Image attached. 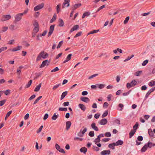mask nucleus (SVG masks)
Listing matches in <instances>:
<instances>
[{
  "mask_svg": "<svg viewBox=\"0 0 155 155\" xmlns=\"http://www.w3.org/2000/svg\"><path fill=\"white\" fill-rule=\"evenodd\" d=\"M137 84V82L134 79L132 80L130 83H127L126 84V87L128 89L131 87H134Z\"/></svg>",
  "mask_w": 155,
  "mask_h": 155,
  "instance_id": "f257e3e1",
  "label": "nucleus"
},
{
  "mask_svg": "<svg viewBox=\"0 0 155 155\" xmlns=\"http://www.w3.org/2000/svg\"><path fill=\"white\" fill-rule=\"evenodd\" d=\"M23 16L22 14L19 13L16 14L15 16V21H20L22 18V16Z\"/></svg>",
  "mask_w": 155,
  "mask_h": 155,
  "instance_id": "f03ea898",
  "label": "nucleus"
},
{
  "mask_svg": "<svg viewBox=\"0 0 155 155\" xmlns=\"http://www.w3.org/2000/svg\"><path fill=\"white\" fill-rule=\"evenodd\" d=\"M54 25H51L50 26L49 28V31L48 35V37H49L52 34L54 30Z\"/></svg>",
  "mask_w": 155,
  "mask_h": 155,
  "instance_id": "7ed1b4c3",
  "label": "nucleus"
},
{
  "mask_svg": "<svg viewBox=\"0 0 155 155\" xmlns=\"http://www.w3.org/2000/svg\"><path fill=\"white\" fill-rule=\"evenodd\" d=\"M44 6V4L43 3H42L41 4H39L34 8V11H36L41 9Z\"/></svg>",
  "mask_w": 155,
  "mask_h": 155,
  "instance_id": "20e7f679",
  "label": "nucleus"
},
{
  "mask_svg": "<svg viewBox=\"0 0 155 155\" xmlns=\"http://www.w3.org/2000/svg\"><path fill=\"white\" fill-rule=\"evenodd\" d=\"M40 55L41 57L43 58V59H45L48 57V55L47 53L45 52L44 51H41L40 53Z\"/></svg>",
  "mask_w": 155,
  "mask_h": 155,
  "instance_id": "39448f33",
  "label": "nucleus"
},
{
  "mask_svg": "<svg viewBox=\"0 0 155 155\" xmlns=\"http://www.w3.org/2000/svg\"><path fill=\"white\" fill-rule=\"evenodd\" d=\"M21 48L22 46H18L16 47L13 49H9L8 50V51H15L21 50Z\"/></svg>",
  "mask_w": 155,
  "mask_h": 155,
  "instance_id": "423d86ee",
  "label": "nucleus"
},
{
  "mask_svg": "<svg viewBox=\"0 0 155 155\" xmlns=\"http://www.w3.org/2000/svg\"><path fill=\"white\" fill-rule=\"evenodd\" d=\"M107 122V120L106 119L103 118L98 122L100 124L102 125H104Z\"/></svg>",
  "mask_w": 155,
  "mask_h": 155,
  "instance_id": "0eeeda50",
  "label": "nucleus"
},
{
  "mask_svg": "<svg viewBox=\"0 0 155 155\" xmlns=\"http://www.w3.org/2000/svg\"><path fill=\"white\" fill-rule=\"evenodd\" d=\"M80 100L85 103L89 102L90 101V99L87 97H82L80 98Z\"/></svg>",
  "mask_w": 155,
  "mask_h": 155,
  "instance_id": "6e6552de",
  "label": "nucleus"
},
{
  "mask_svg": "<svg viewBox=\"0 0 155 155\" xmlns=\"http://www.w3.org/2000/svg\"><path fill=\"white\" fill-rule=\"evenodd\" d=\"M110 150H106L102 151L101 152V155H109L110 154Z\"/></svg>",
  "mask_w": 155,
  "mask_h": 155,
  "instance_id": "1a4fd4ad",
  "label": "nucleus"
},
{
  "mask_svg": "<svg viewBox=\"0 0 155 155\" xmlns=\"http://www.w3.org/2000/svg\"><path fill=\"white\" fill-rule=\"evenodd\" d=\"M39 29L34 28L32 33V36L33 38L35 37L36 33L39 31Z\"/></svg>",
  "mask_w": 155,
  "mask_h": 155,
  "instance_id": "9d476101",
  "label": "nucleus"
},
{
  "mask_svg": "<svg viewBox=\"0 0 155 155\" xmlns=\"http://www.w3.org/2000/svg\"><path fill=\"white\" fill-rule=\"evenodd\" d=\"M72 55L71 54H69L67 56L66 60L63 62V63H65L70 61L71 59Z\"/></svg>",
  "mask_w": 155,
  "mask_h": 155,
  "instance_id": "9b49d317",
  "label": "nucleus"
},
{
  "mask_svg": "<svg viewBox=\"0 0 155 155\" xmlns=\"http://www.w3.org/2000/svg\"><path fill=\"white\" fill-rule=\"evenodd\" d=\"M79 26L78 25H75L71 29L70 31V33H71L73 31L77 30L79 28Z\"/></svg>",
  "mask_w": 155,
  "mask_h": 155,
  "instance_id": "f8f14e48",
  "label": "nucleus"
},
{
  "mask_svg": "<svg viewBox=\"0 0 155 155\" xmlns=\"http://www.w3.org/2000/svg\"><path fill=\"white\" fill-rule=\"evenodd\" d=\"M147 145H148L147 143H146L142 147L141 150V152H144L147 150V148L148 147V146Z\"/></svg>",
  "mask_w": 155,
  "mask_h": 155,
  "instance_id": "ddd939ff",
  "label": "nucleus"
},
{
  "mask_svg": "<svg viewBox=\"0 0 155 155\" xmlns=\"http://www.w3.org/2000/svg\"><path fill=\"white\" fill-rule=\"evenodd\" d=\"M154 91V89L151 88L146 93L145 98V99H147L149 96L150 95L151 93L153 92Z\"/></svg>",
  "mask_w": 155,
  "mask_h": 155,
  "instance_id": "4468645a",
  "label": "nucleus"
},
{
  "mask_svg": "<svg viewBox=\"0 0 155 155\" xmlns=\"http://www.w3.org/2000/svg\"><path fill=\"white\" fill-rule=\"evenodd\" d=\"M81 5V3H78L75 4L72 7V10L74 11L77 8H79L80 7Z\"/></svg>",
  "mask_w": 155,
  "mask_h": 155,
  "instance_id": "2eb2a0df",
  "label": "nucleus"
},
{
  "mask_svg": "<svg viewBox=\"0 0 155 155\" xmlns=\"http://www.w3.org/2000/svg\"><path fill=\"white\" fill-rule=\"evenodd\" d=\"M91 127L95 130L98 131L99 129L98 127L96 126L95 123L94 122L93 123L91 124Z\"/></svg>",
  "mask_w": 155,
  "mask_h": 155,
  "instance_id": "dca6fc26",
  "label": "nucleus"
},
{
  "mask_svg": "<svg viewBox=\"0 0 155 155\" xmlns=\"http://www.w3.org/2000/svg\"><path fill=\"white\" fill-rule=\"evenodd\" d=\"M33 25L34 26V28H36L37 29H39L38 23L37 20L34 21L33 23Z\"/></svg>",
  "mask_w": 155,
  "mask_h": 155,
  "instance_id": "f3484780",
  "label": "nucleus"
},
{
  "mask_svg": "<svg viewBox=\"0 0 155 155\" xmlns=\"http://www.w3.org/2000/svg\"><path fill=\"white\" fill-rule=\"evenodd\" d=\"M70 0H64L63 3V5L65 6L66 7H68L70 5L69 2Z\"/></svg>",
  "mask_w": 155,
  "mask_h": 155,
  "instance_id": "a211bd4d",
  "label": "nucleus"
},
{
  "mask_svg": "<svg viewBox=\"0 0 155 155\" xmlns=\"http://www.w3.org/2000/svg\"><path fill=\"white\" fill-rule=\"evenodd\" d=\"M71 124V122L70 121H68L66 122V129L68 130L70 128Z\"/></svg>",
  "mask_w": 155,
  "mask_h": 155,
  "instance_id": "6ab92c4d",
  "label": "nucleus"
},
{
  "mask_svg": "<svg viewBox=\"0 0 155 155\" xmlns=\"http://www.w3.org/2000/svg\"><path fill=\"white\" fill-rule=\"evenodd\" d=\"M78 106L81 110L83 111H84L86 109L85 106L82 104H80L78 105Z\"/></svg>",
  "mask_w": 155,
  "mask_h": 155,
  "instance_id": "aec40b11",
  "label": "nucleus"
},
{
  "mask_svg": "<svg viewBox=\"0 0 155 155\" xmlns=\"http://www.w3.org/2000/svg\"><path fill=\"white\" fill-rule=\"evenodd\" d=\"M48 62V60H46L43 61L41 65H40V68H42L44 67L47 64Z\"/></svg>",
  "mask_w": 155,
  "mask_h": 155,
  "instance_id": "412c9836",
  "label": "nucleus"
},
{
  "mask_svg": "<svg viewBox=\"0 0 155 155\" xmlns=\"http://www.w3.org/2000/svg\"><path fill=\"white\" fill-rule=\"evenodd\" d=\"M58 22H59V24L58 25V26H59L62 27L64 25V22L62 19L61 18L59 19L58 20Z\"/></svg>",
  "mask_w": 155,
  "mask_h": 155,
  "instance_id": "4be33fe9",
  "label": "nucleus"
},
{
  "mask_svg": "<svg viewBox=\"0 0 155 155\" xmlns=\"http://www.w3.org/2000/svg\"><path fill=\"white\" fill-rule=\"evenodd\" d=\"M68 94V91H65L63 92L61 97V100L63 99Z\"/></svg>",
  "mask_w": 155,
  "mask_h": 155,
  "instance_id": "5701e85b",
  "label": "nucleus"
},
{
  "mask_svg": "<svg viewBox=\"0 0 155 155\" xmlns=\"http://www.w3.org/2000/svg\"><path fill=\"white\" fill-rule=\"evenodd\" d=\"M148 133L150 136L154 137V134L153 133L151 129H148Z\"/></svg>",
  "mask_w": 155,
  "mask_h": 155,
  "instance_id": "b1692460",
  "label": "nucleus"
},
{
  "mask_svg": "<svg viewBox=\"0 0 155 155\" xmlns=\"http://www.w3.org/2000/svg\"><path fill=\"white\" fill-rule=\"evenodd\" d=\"M41 83H40L38 85H37L35 88L34 91L35 92H37L38 91L41 87Z\"/></svg>",
  "mask_w": 155,
  "mask_h": 155,
  "instance_id": "393cba45",
  "label": "nucleus"
},
{
  "mask_svg": "<svg viewBox=\"0 0 155 155\" xmlns=\"http://www.w3.org/2000/svg\"><path fill=\"white\" fill-rule=\"evenodd\" d=\"M80 150L81 152H83L85 154L87 151V149L85 147H84L81 148Z\"/></svg>",
  "mask_w": 155,
  "mask_h": 155,
  "instance_id": "a878e982",
  "label": "nucleus"
},
{
  "mask_svg": "<svg viewBox=\"0 0 155 155\" xmlns=\"http://www.w3.org/2000/svg\"><path fill=\"white\" fill-rule=\"evenodd\" d=\"M136 131L133 130H131L129 133V138H130L134 134Z\"/></svg>",
  "mask_w": 155,
  "mask_h": 155,
  "instance_id": "bb28decb",
  "label": "nucleus"
},
{
  "mask_svg": "<svg viewBox=\"0 0 155 155\" xmlns=\"http://www.w3.org/2000/svg\"><path fill=\"white\" fill-rule=\"evenodd\" d=\"M123 142L121 140H118L115 143L116 146H118L119 145H122L123 144Z\"/></svg>",
  "mask_w": 155,
  "mask_h": 155,
  "instance_id": "cd10ccee",
  "label": "nucleus"
},
{
  "mask_svg": "<svg viewBox=\"0 0 155 155\" xmlns=\"http://www.w3.org/2000/svg\"><path fill=\"white\" fill-rule=\"evenodd\" d=\"M116 146L115 143H112L109 144L108 145V147L110 148L114 149V146Z\"/></svg>",
  "mask_w": 155,
  "mask_h": 155,
  "instance_id": "c85d7f7f",
  "label": "nucleus"
},
{
  "mask_svg": "<svg viewBox=\"0 0 155 155\" xmlns=\"http://www.w3.org/2000/svg\"><path fill=\"white\" fill-rule=\"evenodd\" d=\"M148 145V147L150 148H151L152 147H153L155 146V143H152L151 142H149L148 143H147Z\"/></svg>",
  "mask_w": 155,
  "mask_h": 155,
  "instance_id": "c756f323",
  "label": "nucleus"
},
{
  "mask_svg": "<svg viewBox=\"0 0 155 155\" xmlns=\"http://www.w3.org/2000/svg\"><path fill=\"white\" fill-rule=\"evenodd\" d=\"M32 83V80H30L28 82V84L25 86V88H27L29 87L31 85Z\"/></svg>",
  "mask_w": 155,
  "mask_h": 155,
  "instance_id": "7c9ffc66",
  "label": "nucleus"
},
{
  "mask_svg": "<svg viewBox=\"0 0 155 155\" xmlns=\"http://www.w3.org/2000/svg\"><path fill=\"white\" fill-rule=\"evenodd\" d=\"M90 14V13L89 12H84L82 18H84L86 16H88Z\"/></svg>",
  "mask_w": 155,
  "mask_h": 155,
  "instance_id": "2f4dec72",
  "label": "nucleus"
},
{
  "mask_svg": "<svg viewBox=\"0 0 155 155\" xmlns=\"http://www.w3.org/2000/svg\"><path fill=\"white\" fill-rule=\"evenodd\" d=\"M57 15L55 14H54L50 22L51 23H52L54 21L56 20V19Z\"/></svg>",
  "mask_w": 155,
  "mask_h": 155,
  "instance_id": "473e14b6",
  "label": "nucleus"
},
{
  "mask_svg": "<svg viewBox=\"0 0 155 155\" xmlns=\"http://www.w3.org/2000/svg\"><path fill=\"white\" fill-rule=\"evenodd\" d=\"M96 85L98 86V88L100 89L104 88L105 86L104 84H97Z\"/></svg>",
  "mask_w": 155,
  "mask_h": 155,
  "instance_id": "72a5a7b5",
  "label": "nucleus"
},
{
  "mask_svg": "<svg viewBox=\"0 0 155 155\" xmlns=\"http://www.w3.org/2000/svg\"><path fill=\"white\" fill-rule=\"evenodd\" d=\"M148 85L150 87H152L155 85V81H151L148 83Z\"/></svg>",
  "mask_w": 155,
  "mask_h": 155,
  "instance_id": "f704fd0d",
  "label": "nucleus"
},
{
  "mask_svg": "<svg viewBox=\"0 0 155 155\" xmlns=\"http://www.w3.org/2000/svg\"><path fill=\"white\" fill-rule=\"evenodd\" d=\"M99 31V29L98 30H94L93 31H91L90 32H89L88 34V35H89L91 34H93L94 33H96L98 32Z\"/></svg>",
  "mask_w": 155,
  "mask_h": 155,
  "instance_id": "c9c22d12",
  "label": "nucleus"
},
{
  "mask_svg": "<svg viewBox=\"0 0 155 155\" xmlns=\"http://www.w3.org/2000/svg\"><path fill=\"white\" fill-rule=\"evenodd\" d=\"M58 115H56V114L55 113H54V114L52 116V120H56L57 118L58 117Z\"/></svg>",
  "mask_w": 155,
  "mask_h": 155,
  "instance_id": "e433bc0d",
  "label": "nucleus"
},
{
  "mask_svg": "<svg viewBox=\"0 0 155 155\" xmlns=\"http://www.w3.org/2000/svg\"><path fill=\"white\" fill-rule=\"evenodd\" d=\"M108 114V110H106L104 112L102 116V118H104V117H106V116H107V115Z\"/></svg>",
  "mask_w": 155,
  "mask_h": 155,
  "instance_id": "4c0bfd02",
  "label": "nucleus"
},
{
  "mask_svg": "<svg viewBox=\"0 0 155 155\" xmlns=\"http://www.w3.org/2000/svg\"><path fill=\"white\" fill-rule=\"evenodd\" d=\"M138 123L137 122H136L134 126H133V129H134V130H135L136 131V130H137V129L138 127Z\"/></svg>",
  "mask_w": 155,
  "mask_h": 155,
  "instance_id": "58836bf2",
  "label": "nucleus"
},
{
  "mask_svg": "<svg viewBox=\"0 0 155 155\" xmlns=\"http://www.w3.org/2000/svg\"><path fill=\"white\" fill-rule=\"evenodd\" d=\"M63 41H61L60 42H59L57 46V48L58 49L60 48V47L62 46L63 44Z\"/></svg>",
  "mask_w": 155,
  "mask_h": 155,
  "instance_id": "ea45409f",
  "label": "nucleus"
},
{
  "mask_svg": "<svg viewBox=\"0 0 155 155\" xmlns=\"http://www.w3.org/2000/svg\"><path fill=\"white\" fill-rule=\"evenodd\" d=\"M142 71H138L136 72L134 74V75L137 76H140V74L142 72Z\"/></svg>",
  "mask_w": 155,
  "mask_h": 155,
  "instance_id": "a19ab883",
  "label": "nucleus"
},
{
  "mask_svg": "<svg viewBox=\"0 0 155 155\" xmlns=\"http://www.w3.org/2000/svg\"><path fill=\"white\" fill-rule=\"evenodd\" d=\"M143 137L141 136H139L137 138V140L138 141H141L143 140Z\"/></svg>",
  "mask_w": 155,
  "mask_h": 155,
  "instance_id": "79ce46f5",
  "label": "nucleus"
},
{
  "mask_svg": "<svg viewBox=\"0 0 155 155\" xmlns=\"http://www.w3.org/2000/svg\"><path fill=\"white\" fill-rule=\"evenodd\" d=\"M6 100L5 99L3 100L2 101H0V106H3L6 102Z\"/></svg>",
  "mask_w": 155,
  "mask_h": 155,
  "instance_id": "37998d69",
  "label": "nucleus"
},
{
  "mask_svg": "<svg viewBox=\"0 0 155 155\" xmlns=\"http://www.w3.org/2000/svg\"><path fill=\"white\" fill-rule=\"evenodd\" d=\"M59 111H66L67 110V107H60L58 109Z\"/></svg>",
  "mask_w": 155,
  "mask_h": 155,
  "instance_id": "c03bdc74",
  "label": "nucleus"
},
{
  "mask_svg": "<svg viewBox=\"0 0 155 155\" xmlns=\"http://www.w3.org/2000/svg\"><path fill=\"white\" fill-rule=\"evenodd\" d=\"M61 5L58 4L57 6V13H59L60 11V7Z\"/></svg>",
  "mask_w": 155,
  "mask_h": 155,
  "instance_id": "a18cd8bd",
  "label": "nucleus"
},
{
  "mask_svg": "<svg viewBox=\"0 0 155 155\" xmlns=\"http://www.w3.org/2000/svg\"><path fill=\"white\" fill-rule=\"evenodd\" d=\"M4 15V17L5 18V19H6V20L9 19L11 18V16L9 15Z\"/></svg>",
  "mask_w": 155,
  "mask_h": 155,
  "instance_id": "49530a36",
  "label": "nucleus"
},
{
  "mask_svg": "<svg viewBox=\"0 0 155 155\" xmlns=\"http://www.w3.org/2000/svg\"><path fill=\"white\" fill-rule=\"evenodd\" d=\"M91 137H93L94 136V131H91L89 132L88 134Z\"/></svg>",
  "mask_w": 155,
  "mask_h": 155,
  "instance_id": "de8ad7c7",
  "label": "nucleus"
},
{
  "mask_svg": "<svg viewBox=\"0 0 155 155\" xmlns=\"http://www.w3.org/2000/svg\"><path fill=\"white\" fill-rule=\"evenodd\" d=\"M7 49V47H2L0 48V53L2 51L6 50Z\"/></svg>",
  "mask_w": 155,
  "mask_h": 155,
  "instance_id": "09e8293b",
  "label": "nucleus"
},
{
  "mask_svg": "<svg viewBox=\"0 0 155 155\" xmlns=\"http://www.w3.org/2000/svg\"><path fill=\"white\" fill-rule=\"evenodd\" d=\"M98 74H93V75L91 76H90L88 78V79H91V78H94V77H95L97 76L98 75Z\"/></svg>",
  "mask_w": 155,
  "mask_h": 155,
  "instance_id": "8fccbe9b",
  "label": "nucleus"
},
{
  "mask_svg": "<svg viewBox=\"0 0 155 155\" xmlns=\"http://www.w3.org/2000/svg\"><path fill=\"white\" fill-rule=\"evenodd\" d=\"M148 60H145L143 63L142 64V66H145L148 63Z\"/></svg>",
  "mask_w": 155,
  "mask_h": 155,
  "instance_id": "3c124183",
  "label": "nucleus"
},
{
  "mask_svg": "<svg viewBox=\"0 0 155 155\" xmlns=\"http://www.w3.org/2000/svg\"><path fill=\"white\" fill-rule=\"evenodd\" d=\"M129 19V17H127L124 21V24H126L128 22Z\"/></svg>",
  "mask_w": 155,
  "mask_h": 155,
  "instance_id": "603ef678",
  "label": "nucleus"
},
{
  "mask_svg": "<svg viewBox=\"0 0 155 155\" xmlns=\"http://www.w3.org/2000/svg\"><path fill=\"white\" fill-rule=\"evenodd\" d=\"M82 33V31L79 32L75 35V36H74V38H76L78 37L81 36Z\"/></svg>",
  "mask_w": 155,
  "mask_h": 155,
  "instance_id": "864d4df0",
  "label": "nucleus"
},
{
  "mask_svg": "<svg viewBox=\"0 0 155 155\" xmlns=\"http://www.w3.org/2000/svg\"><path fill=\"white\" fill-rule=\"evenodd\" d=\"M104 136L107 137H110L111 136V134L110 132H107L105 134Z\"/></svg>",
  "mask_w": 155,
  "mask_h": 155,
  "instance_id": "5fc2aeb1",
  "label": "nucleus"
},
{
  "mask_svg": "<svg viewBox=\"0 0 155 155\" xmlns=\"http://www.w3.org/2000/svg\"><path fill=\"white\" fill-rule=\"evenodd\" d=\"M43 125H41V127H40V128H39V129L37 130V133H38L40 132L41 131L43 128Z\"/></svg>",
  "mask_w": 155,
  "mask_h": 155,
  "instance_id": "6e6d98bb",
  "label": "nucleus"
},
{
  "mask_svg": "<svg viewBox=\"0 0 155 155\" xmlns=\"http://www.w3.org/2000/svg\"><path fill=\"white\" fill-rule=\"evenodd\" d=\"M74 140H80L81 141H82L83 140V139L82 138H80L78 137H75L74 138Z\"/></svg>",
  "mask_w": 155,
  "mask_h": 155,
  "instance_id": "4d7b16f0",
  "label": "nucleus"
},
{
  "mask_svg": "<svg viewBox=\"0 0 155 155\" xmlns=\"http://www.w3.org/2000/svg\"><path fill=\"white\" fill-rule=\"evenodd\" d=\"M59 70V68L58 67H56L54 69L52 70L51 71V72H53L57 71H58Z\"/></svg>",
  "mask_w": 155,
  "mask_h": 155,
  "instance_id": "13d9d810",
  "label": "nucleus"
},
{
  "mask_svg": "<svg viewBox=\"0 0 155 155\" xmlns=\"http://www.w3.org/2000/svg\"><path fill=\"white\" fill-rule=\"evenodd\" d=\"M47 31L46 30L42 34H40V36H45L47 33Z\"/></svg>",
  "mask_w": 155,
  "mask_h": 155,
  "instance_id": "bf43d9fd",
  "label": "nucleus"
},
{
  "mask_svg": "<svg viewBox=\"0 0 155 155\" xmlns=\"http://www.w3.org/2000/svg\"><path fill=\"white\" fill-rule=\"evenodd\" d=\"M110 140V138H105L102 139V141L104 142H106Z\"/></svg>",
  "mask_w": 155,
  "mask_h": 155,
  "instance_id": "052dcab7",
  "label": "nucleus"
},
{
  "mask_svg": "<svg viewBox=\"0 0 155 155\" xmlns=\"http://www.w3.org/2000/svg\"><path fill=\"white\" fill-rule=\"evenodd\" d=\"M10 91L9 90H6L4 92L5 94L6 95H8L10 93Z\"/></svg>",
  "mask_w": 155,
  "mask_h": 155,
  "instance_id": "680f3d73",
  "label": "nucleus"
},
{
  "mask_svg": "<svg viewBox=\"0 0 155 155\" xmlns=\"http://www.w3.org/2000/svg\"><path fill=\"white\" fill-rule=\"evenodd\" d=\"M82 130H81L78 133V136L79 137H83L84 135V134H82V133L81 132Z\"/></svg>",
  "mask_w": 155,
  "mask_h": 155,
  "instance_id": "e2e57ef3",
  "label": "nucleus"
},
{
  "mask_svg": "<svg viewBox=\"0 0 155 155\" xmlns=\"http://www.w3.org/2000/svg\"><path fill=\"white\" fill-rule=\"evenodd\" d=\"M114 122L118 124H120V120H119V119H116L115 120H114Z\"/></svg>",
  "mask_w": 155,
  "mask_h": 155,
  "instance_id": "0e129e2a",
  "label": "nucleus"
},
{
  "mask_svg": "<svg viewBox=\"0 0 155 155\" xmlns=\"http://www.w3.org/2000/svg\"><path fill=\"white\" fill-rule=\"evenodd\" d=\"M93 147V149H94L95 150L97 151H98L100 150V149L98 147H97L95 146H94Z\"/></svg>",
  "mask_w": 155,
  "mask_h": 155,
  "instance_id": "69168bd1",
  "label": "nucleus"
},
{
  "mask_svg": "<svg viewBox=\"0 0 155 155\" xmlns=\"http://www.w3.org/2000/svg\"><path fill=\"white\" fill-rule=\"evenodd\" d=\"M108 104L107 102H105L104 104L103 107L104 108H107L108 106Z\"/></svg>",
  "mask_w": 155,
  "mask_h": 155,
  "instance_id": "338daca9",
  "label": "nucleus"
},
{
  "mask_svg": "<svg viewBox=\"0 0 155 155\" xmlns=\"http://www.w3.org/2000/svg\"><path fill=\"white\" fill-rule=\"evenodd\" d=\"M100 140L99 139L97 138H96L94 140V142L96 144H97V143H99Z\"/></svg>",
  "mask_w": 155,
  "mask_h": 155,
  "instance_id": "774afa93",
  "label": "nucleus"
}]
</instances>
